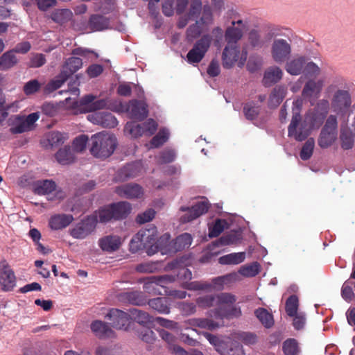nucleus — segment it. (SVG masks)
<instances>
[{"label": "nucleus", "mask_w": 355, "mask_h": 355, "mask_svg": "<svg viewBox=\"0 0 355 355\" xmlns=\"http://www.w3.org/2000/svg\"><path fill=\"white\" fill-rule=\"evenodd\" d=\"M89 145L91 154L96 158L104 159L114 152L117 139L113 135L98 132L92 136Z\"/></svg>", "instance_id": "1"}, {"label": "nucleus", "mask_w": 355, "mask_h": 355, "mask_svg": "<svg viewBox=\"0 0 355 355\" xmlns=\"http://www.w3.org/2000/svg\"><path fill=\"white\" fill-rule=\"evenodd\" d=\"M335 85L327 87L328 92H334L331 98L329 107L336 115L345 117L349 114L352 105V96L348 89H337Z\"/></svg>", "instance_id": "2"}, {"label": "nucleus", "mask_w": 355, "mask_h": 355, "mask_svg": "<svg viewBox=\"0 0 355 355\" xmlns=\"http://www.w3.org/2000/svg\"><path fill=\"white\" fill-rule=\"evenodd\" d=\"M212 42V36L204 34L193 44V47L187 54V62L192 65L200 63L209 51Z\"/></svg>", "instance_id": "3"}, {"label": "nucleus", "mask_w": 355, "mask_h": 355, "mask_svg": "<svg viewBox=\"0 0 355 355\" xmlns=\"http://www.w3.org/2000/svg\"><path fill=\"white\" fill-rule=\"evenodd\" d=\"M302 105V100L297 99L294 101L293 103V117L291 122L288 126V136L295 138L298 141L305 140L309 136V132L305 130L302 124L299 128V130H297V126L300 125L302 118L300 116V110Z\"/></svg>", "instance_id": "4"}, {"label": "nucleus", "mask_w": 355, "mask_h": 355, "mask_svg": "<svg viewBox=\"0 0 355 355\" xmlns=\"http://www.w3.org/2000/svg\"><path fill=\"white\" fill-rule=\"evenodd\" d=\"M338 121L337 116L334 114L329 115L321 130L318 145L322 148H327L332 145L337 137Z\"/></svg>", "instance_id": "5"}, {"label": "nucleus", "mask_w": 355, "mask_h": 355, "mask_svg": "<svg viewBox=\"0 0 355 355\" xmlns=\"http://www.w3.org/2000/svg\"><path fill=\"white\" fill-rule=\"evenodd\" d=\"M236 297L229 293H221L218 295H206L196 299V304L202 309H208L215 305L234 304Z\"/></svg>", "instance_id": "6"}, {"label": "nucleus", "mask_w": 355, "mask_h": 355, "mask_svg": "<svg viewBox=\"0 0 355 355\" xmlns=\"http://www.w3.org/2000/svg\"><path fill=\"white\" fill-rule=\"evenodd\" d=\"M234 276V275L230 274L227 275L216 277L212 280L213 284L202 281L186 282L184 284L183 287L190 291H211L214 288L220 290L223 288V285L229 282Z\"/></svg>", "instance_id": "7"}, {"label": "nucleus", "mask_w": 355, "mask_h": 355, "mask_svg": "<svg viewBox=\"0 0 355 355\" xmlns=\"http://www.w3.org/2000/svg\"><path fill=\"white\" fill-rule=\"evenodd\" d=\"M292 52L291 44L282 38L275 39L271 44L270 53L273 61L277 64L288 60Z\"/></svg>", "instance_id": "8"}, {"label": "nucleus", "mask_w": 355, "mask_h": 355, "mask_svg": "<svg viewBox=\"0 0 355 355\" xmlns=\"http://www.w3.org/2000/svg\"><path fill=\"white\" fill-rule=\"evenodd\" d=\"M175 277L173 275H164L150 276L140 281L144 282V290L151 295H161L159 287L164 288L166 284L173 282Z\"/></svg>", "instance_id": "9"}, {"label": "nucleus", "mask_w": 355, "mask_h": 355, "mask_svg": "<svg viewBox=\"0 0 355 355\" xmlns=\"http://www.w3.org/2000/svg\"><path fill=\"white\" fill-rule=\"evenodd\" d=\"M56 184L53 180H44L37 181L34 184L35 193L39 195H48L49 200H60L65 196L62 190L56 189Z\"/></svg>", "instance_id": "10"}, {"label": "nucleus", "mask_w": 355, "mask_h": 355, "mask_svg": "<svg viewBox=\"0 0 355 355\" xmlns=\"http://www.w3.org/2000/svg\"><path fill=\"white\" fill-rule=\"evenodd\" d=\"M96 223V216H89L71 229L70 234L74 239H83L95 230Z\"/></svg>", "instance_id": "11"}, {"label": "nucleus", "mask_w": 355, "mask_h": 355, "mask_svg": "<svg viewBox=\"0 0 355 355\" xmlns=\"http://www.w3.org/2000/svg\"><path fill=\"white\" fill-rule=\"evenodd\" d=\"M329 110V101L327 99L320 100L313 111L307 116L313 128H319L323 123Z\"/></svg>", "instance_id": "12"}, {"label": "nucleus", "mask_w": 355, "mask_h": 355, "mask_svg": "<svg viewBox=\"0 0 355 355\" xmlns=\"http://www.w3.org/2000/svg\"><path fill=\"white\" fill-rule=\"evenodd\" d=\"M0 286L3 291H12L16 286V277L6 260L0 261Z\"/></svg>", "instance_id": "13"}, {"label": "nucleus", "mask_w": 355, "mask_h": 355, "mask_svg": "<svg viewBox=\"0 0 355 355\" xmlns=\"http://www.w3.org/2000/svg\"><path fill=\"white\" fill-rule=\"evenodd\" d=\"M209 208V205L206 201L198 202L191 207H181L180 211H185L186 214L181 216L180 221L182 223L191 222L207 213Z\"/></svg>", "instance_id": "14"}, {"label": "nucleus", "mask_w": 355, "mask_h": 355, "mask_svg": "<svg viewBox=\"0 0 355 355\" xmlns=\"http://www.w3.org/2000/svg\"><path fill=\"white\" fill-rule=\"evenodd\" d=\"M232 304H233L218 305L216 309L209 311V315L211 318L220 320H223L224 318L230 320L240 317L242 313L241 308L237 306H230Z\"/></svg>", "instance_id": "15"}, {"label": "nucleus", "mask_w": 355, "mask_h": 355, "mask_svg": "<svg viewBox=\"0 0 355 355\" xmlns=\"http://www.w3.org/2000/svg\"><path fill=\"white\" fill-rule=\"evenodd\" d=\"M244 27L242 20L232 21V26L227 28L224 35L227 44L239 45V42L243 35Z\"/></svg>", "instance_id": "16"}, {"label": "nucleus", "mask_w": 355, "mask_h": 355, "mask_svg": "<svg viewBox=\"0 0 355 355\" xmlns=\"http://www.w3.org/2000/svg\"><path fill=\"white\" fill-rule=\"evenodd\" d=\"M105 318L110 321V324L113 328L122 329L128 326L130 315L118 309H111Z\"/></svg>", "instance_id": "17"}, {"label": "nucleus", "mask_w": 355, "mask_h": 355, "mask_svg": "<svg viewBox=\"0 0 355 355\" xmlns=\"http://www.w3.org/2000/svg\"><path fill=\"white\" fill-rule=\"evenodd\" d=\"M96 99V96L92 94L83 96L79 102L80 109L85 112H94L103 109L107 105L105 99Z\"/></svg>", "instance_id": "18"}, {"label": "nucleus", "mask_w": 355, "mask_h": 355, "mask_svg": "<svg viewBox=\"0 0 355 355\" xmlns=\"http://www.w3.org/2000/svg\"><path fill=\"white\" fill-rule=\"evenodd\" d=\"M240 54L239 45L226 44L222 53L223 66L225 69L232 68L238 60Z\"/></svg>", "instance_id": "19"}, {"label": "nucleus", "mask_w": 355, "mask_h": 355, "mask_svg": "<svg viewBox=\"0 0 355 355\" xmlns=\"http://www.w3.org/2000/svg\"><path fill=\"white\" fill-rule=\"evenodd\" d=\"M94 123L101 125L103 128H112L117 125L116 117L110 112H97L88 116Z\"/></svg>", "instance_id": "20"}, {"label": "nucleus", "mask_w": 355, "mask_h": 355, "mask_svg": "<svg viewBox=\"0 0 355 355\" xmlns=\"http://www.w3.org/2000/svg\"><path fill=\"white\" fill-rule=\"evenodd\" d=\"M130 117L138 121H143L148 114L147 104L139 100H132L129 104Z\"/></svg>", "instance_id": "21"}, {"label": "nucleus", "mask_w": 355, "mask_h": 355, "mask_svg": "<svg viewBox=\"0 0 355 355\" xmlns=\"http://www.w3.org/2000/svg\"><path fill=\"white\" fill-rule=\"evenodd\" d=\"M115 192L121 198H139L143 194L141 187L137 184H126L116 187Z\"/></svg>", "instance_id": "22"}, {"label": "nucleus", "mask_w": 355, "mask_h": 355, "mask_svg": "<svg viewBox=\"0 0 355 355\" xmlns=\"http://www.w3.org/2000/svg\"><path fill=\"white\" fill-rule=\"evenodd\" d=\"M98 243L103 251L113 252L120 248L122 241L118 235H107L101 238Z\"/></svg>", "instance_id": "23"}, {"label": "nucleus", "mask_w": 355, "mask_h": 355, "mask_svg": "<svg viewBox=\"0 0 355 355\" xmlns=\"http://www.w3.org/2000/svg\"><path fill=\"white\" fill-rule=\"evenodd\" d=\"M170 239L171 236L167 233L158 239H156L155 244L147 250L148 255L151 256L158 251H160L163 254L170 252L171 250Z\"/></svg>", "instance_id": "24"}, {"label": "nucleus", "mask_w": 355, "mask_h": 355, "mask_svg": "<svg viewBox=\"0 0 355 355\" xmlns=\"http://www.w3.org/2000/svg\"><path fill=\"white\" fill-rule=\"evenodd\" d=\"M90 327L94 335L99 338H113L114 336V331L106 322L101 320L93 321Z\"/></svg>", "instance_id": "25"}, {"label": "nucleus", "mask_w": 355, "mask_h": 355, "mask_svg": "<svg viewBox=\"0 0 355 355\" xmlns=\"http://www.w3.org/2000/svg\"><path fill=\"white\" fill-rule=\"evenodd\" d=\"M286 62V71L292 76H297L304 70L306 58L302 55H297L294 57L292 60Z\"/></svg>", "instance_id": "26"}, {"label": "nucleus", "mask_w": 355, "mask_h": 355, "mask_svg": "<svg viewBox=\"0 0 355 355\" xmlns=\"http://www.w3.org/2000/svg\"><path fill=\"white\" fill-rule=\"evenodd\" d=\"M282 76L283 71L279 67H270L264 72L262 80L263 85L265 87H270L278 83Z\"/></svg>", "instance_id": "27"}, {"label": "nucleus", "mask_w": 355, "mask_h": 355, "mask_svg": "<svg viewBox=\"0 0 355 355\" xmlns=\"http://www.w3.org/2000/svg\"><path fill=\"white\" fill-rule=\"evenodd\" d=\"M287 93V88L284 85H277L272 90L268 98V107L276 108L282 102Z\"/></svg>", "instance_id": "28"}, {"label": "nucleus", "mask_w": 355, "mask_h": 355, "mask_svg": "<svg viewBox=\"0 0 355 355\" xmlns=\"http://www.w3.org/2000/svg\"><path fill=\"white\" fill-rule=\"evenodd\" d=\"M242 239L241 234L236 232H232L220 237L213 241L211 244L212 247H220L224 245H237ZM214 248H211L213 250Z\"/></svg>", "instance_id": "29"}, {"label": "nucleus", "mask_w": 355, "mask_h": 355, "mask_svg": "<svg viewBox=\"0 0 355 355\" xmlns=\"http://www.w3.org/2000/svg\"><path fill=\"white\" fill-rule=\"evenodd\" d=\"M157 239V229L155 227H153L149 229L141 230L135 235V240L141 239L142 242L145 243L146 249L150 248Z\"/></svg>", "instance_id": "30"}, {"label": "nucleus", "mask_w": 355, "mask_h": 355, "mask_svg": "<svg viewBox=\"0 0 355 355\" xmlns=\"http://www.w3.org/2000/svg\"><path fill=\"white\" fill-rule=\"evenodd\" d=\"M73 220L71 214H55L49 220V226L52 230H62L67 227Z\"/></svg>", "instance_id": "31"}, {"label": "nucleus", "mask_w": 355, "mask_h": 355, "mask_svg": "<svg viewBox=\"0 0 355 355\" xmlns=\"http://www.w3.org/2000/svg\"><path fill=\"white\" fill-rule=\"evenodd\" d=\"M83 66V60L78 57L69 58L64 62L61 73L65 76H67V79L79 70Z\"/></svg>", "instance_id": "32"}, {"label": "nucleus", "mask_w": 355, "mask_h": 355, "mask_svg": "<svg viewBox=\"0 0 355 355\" xmlns=\"http://www.w3.org/2000/svg\"><path fill=\"white\" fill-rule=\"evenodd\" d=\"M55 159L62 165H68L75 162L76 157L73 150L71 146H65L59 149L55 154Z\"/></svg>", "instance_id": "33"}, {"label": "nucleus", "mask_w": 355, "mask_h": 355, "mask_svg": "<svg viewBox=\"0 0 355 355\" xmlns=\"http://www.w3.org/2000/svg\"><path fill=\"white\" fill-rule=\"evenodd\" d=\"M121 298L131 304L137 306H142L147 302V300L143 293L137 291L123 293L121 295Z\"/></svg>", "instance_id": "34"}, {"label": "nucleus", "mask_w": 355, "mask_h": 355, "mask_svg": "<svg viewBox=\"0 0 355 355\" xmlns=\"http://www.w3.org/2000/svg\"><path fill=\"white\" fill-rule=\"evenodd\" d=\"M114 220H121L126 218L131 211L132 207L129 202H119L111 204Z\"/></svg>", "instance_id": "35"}, {"label": "nucleus", "mask_w": 355, "mask_h": 355, "mask_svg": "<svg viewBox=\"0 0 355 355\" xmlns=\"http://www.w3.org/2000/svg\"><path fill=\"white\" fill-rule=\"evenodd\" d=\"M110 25L108 18L101 15H92L89 19V26L94 31L107 29Z\"/></svg>", "instance_id": "36"}, {"label": "nucleus", "mask_w": 355, "mask_h": 355, "mask_svg": "<svg viewBox=\"0 0 355 355\" xmlns=\"http://www.w3.org/2000/svg\"><path fill=\"white\" fill-rule=\"evenodd\" d=\"M139 172V166L136 163L128 164L117 173V178L121 181H125L129 178L136 177Z\"/></svg>", "instance_id": "37"}, {"label": "nucleus", "mask_w": 355, "mask_h": 355, "mask_svg": "<svg viewBox=\"0 0 355 355\" xmlns=\"http://www.w3.org/2000/svg\"><path fill=\"white\" fill-rule=\"evenodd\" d=\"M323 87V80H309L306 83L302 89V95L305 97H312L318 94Z\"/></svg>", "instance_id": "38"}, {"label": "nucleus", "mask_w": 355, "mask_h": 355, "mask_svg": "<svg viewBox=\"0 0 355 355\" xmlns=\"http://www.w3.org/2000/svg\"><path fill=\"white\" fill-rule=\"evenodd\" d=\"M150 308L159 313L168 314L170 313V304L166 297H157L148 302Z\"/></svg>", "instance_id": "39"}, {"label": "nucleus", "mask_w": 355, "mask_h": 355, "mask_svg": "<svg viewBox=\"0 0 355 355\" xmlns=\"http://www.w3.org/2000/svg\"><path fill=\"white\" fill-rule=\"evenodd\" d=\"M245 252H234L220 257L218 261L222 265H236L245 261Z\"/></svg>", "instance_id": "40"}, {"label": "nucleus", "mask_w": 355, "mask_h": 355, "mask_svg": "<svg viewBox=\"0 0 355 355\" xmlns=\"http://www.w3.org/2000/svg\"><path fill=\"white\" fill-rule=\"evenodd\" d=\"M130 318L143 325L151 324L155 320V319L150 316L147 312L137 309L130 310Z\"/></svg>", "instance_id": "41"}, {"label": "nucleus", "mask_w": 355, "mask_h": 355, "mask_svg": "<svg viewBox=\"0 0 355 355\" xmlns=\"http://www.w3.org/2000/svg\"><path fill=\"white\" fill-rule=\"evenodd\" d=\"M73 16L69 9H55L51 14V19L55 23L64 24L69 21Z\"/></svg>", "instance_id": "42"}, {"label": "nucleus", "mask_w": 355, "mask_h": 355, "mask_svg": "<svg viewBox=\"0 0 355 355\" xmlns=\"http://www.w3.org/2000/svg\"><path fill=\"white\" fill-rule=\"evenodd\" d=\"M255 316L259 319L264 327L271 328L275 323L273 315L264 308H258L254 311Z\"/></svg>", "instance_id": "43"}, {"label": "nucleus", "mask_w": 355, "mask_h": 355, "mask_svg": "<svg viewBox=\"0 0 355 355\" xmlns=\"http://www.w3.org/2000/svg\"><path fill=\"white\" fill-rule=\"evenodd\" d=\"M282 351L284 355H298L300 353L298 341L295 338L286 339L283 343Z\"/></svg>", "instance_id": "44"}, {"label": "nucleus", "mask_w": 355, "mask_h": 355, "mask_svg": "<svg viewBox=\"0 0 355 355\" xmlns=\"http://www.w3.org/2000/svg\"><path fill=\"white\" fill-rule=\"evenodd\" d=\"M261 110V107L257 105L254 101L246 103L243 106V114L248 120L253 121L256 119Z\"/></svg>", "instance_id": "45"}, {"label": "nucleus", "mask_w": 355, "mask_h": 355, "mask_svg": "<svg viewBox=\"0 0 355 355\" xmlns=\"http://www.w3.org/2000/svg\"><path fill=\"white\" fill-rule=\"evenodd\" d=\"M15 51L4 53L0 58V69H7L13 67L17 62Z\"/></svg>", "instance_id": "46"}, {"label": "nucleus", "mask_w": 355, "mask_h": 355, "mask_svg": "<svg viewBox=\"0 0 355 355\" xmlns=\"http://www.w3.org/2000/svg\"><path fill=\"white\" fill-rule=\"evenodd\" d=\"M192 243V236L189 233H184L178 236L174 241L173 245L175 251H180L189 248Z\"/></svg>", "instance_id": "47"}, {"label": "nucleus", "mask_w": 355, "mask_h": 355, "mask_svg": "<svg viewBox=\"0 0 355 355\" xmlns=\"http://www.w3.org/2000/svg\"><path fill=\"white\" fill-rule=\"evenodd\" d=\"M67 80V76H64L61 72L55 78V79L51 80L44 87V93L50 94L56 89H59L64 83Z\"/></svg>", "instance_id": "48"}, {"label": "nucleus", "mask_w": 355, "mask_h": 355, "mask_svg": "<svg viewBox=\"0 0 355 355\" xmlns=\"http://www.w3.org/2000/svg\"><path fill=\"white\" fill-rule=\"evenodd\" d=\"M203 26L200 24V21L190 25L186 31V37L188 42H193V40L198 38L203 31Z\"/></svg>", "instance_id": "49"}, {"label": "nucleus", "mask_w": 355, "mask_h": 355, "mask_svg": "<svg viewBox=\"0 0 355 355\" xmlns=\"http://www.w3.org/2000/svg\"><path fill=\"white\" fill-rule=\"evenodd\" d=\"M26 64L30 68H38L46 63V57L42 53H31L28 55Z\"/></svg>", "instance_id": "50"}, {"label": "nucleus", "mask_w": 355, "mask_h": 355, "mask_svg": "<svg viewBox=\"0 0 355 355\" xmlns=\"http://www.w3.org/2000/svg\"><path fill=\"white\" fill-rule=\"evenodd\" d=\"M227 225V223L225 220L216 219L214 225L209 227V236L210 238L218 236L223 232Z\"/></svg>", "instance_id": "51"}, {"label": "nucleus", "mask_w": 355, "mask_h": 355, "mask_svg": "<svg viewBox=\"0 0 355 355\" xmlns=\"http://www.w3.org/2000/svg\"><path fill=\"white\" fill-rule=\"evenodd\" d=\"M96 218H98L99 222L105 223L112 220H114L113 210L111 205L101 208L98 212H96Z\"/></svg>", "instance_id": "52"}, {"label": "nucleus", "mask_w": 355, "mask_h": 355, "mask_svg": "<svg viewBox=\"0 0 355 355\" xmlns=\"http://www.w3.org/2000/svg\"><path fill=\"white\" fill-rule=\"evenodd\" d=\"M299 300L295 295H291L286 301L285 309L288 316H294L297 313Z\"/></svg>", "instance_id": "53"}, {"label": "nucleus", "mask_w": 355, "mask_h": 355, "mask_svg": "<svg viewBox=\"0 0 355 355\" xmlns=\"http://www.w3.org/2000/svg\"><path fill=\"white\" fill-rule=\"evenodd\" d=\"M30 237L32 239V240L34 241L36 247V250L41 252L43 254H48L50 250L45 248L42 243H40V240L41 239V233L40 231L36 228H33L29 231L28 233Z\"/></svg>", "instance_id": "54"}, {"label": "nucleus", "mask_w": 355, "mask_h": 355, "mask_svg": "<svg viewBox=\"0 0 355 355\" xmlns=\"http://www.w3.org/2000/svg\"><path fill=\"white\" fill-rule=\"evenodd\" d=\"M315 146V141L313 138H309L303 145L300 156L302 160H308L313 155Z\"/></svg>", "instance_id": "55"}, {"label": "nucleus", "mask_w": 355, "mask_h": 355, "mask_svg": "<svg viewBox=\"0 0 355 355\" xmlns=\"http://www.w3.org/2000/svg\"><path fill=\"white\" fill-rule=\"evenodd\" d=\"M169 133L166 129L160 130L158 133L154 136L151 141L150 145L153 148H158L162 146L168 139Z\"/></svg>", "instance_id": "56"}, {"label": "nucleus", "mask_w": 355, "mask_h": 355, "mask_svg": "<svg viewBox=\"0 0 355 355\" xmlns=\"http://www.w3.org/2000/svg\"><path fill=\"white\" fill-rule=\"evenodd\" d=\"M341 147L345 150H349L354 146V137L352 132L349 130H343L340 133Z\"/></svg>", "instance_id": "57"}, {"label": "nucleus", "mask_w": 355, "mask_h": 355, "mask_svg": "<svg viewBox=\"0 0 355 355\" xmlns=\"http://www.w3.org/2000/svg\"><path fill=\"white\" fill-rule=\"evenodd\" d=\"M237 339L246 345H253L258 342V336L252 332H240L237 334Z\"/></svg>", "instance_id": "58"}, {"label": "nucleus", "mask_w": 355, "mask_h": 355, "mask_svg": "<svg viewBox=\"0 0 355 355\" xmlns=\"http://www.w3.org/2000/svg\"><path fill=\"white\" fill-rule=\"evenodd\" d=\"M193 324L200 328L207 329L208 330H214L221 326L218 322L207 318L196 319L194 320Z\"/></svg>", "instance_id": "59"}, {"label": "nucleus", "mask_w": 355, "mask_h": 355, "mask_svg": "<svg viewBox=\"0 0 355 355\" xmlns=\"http://www.w3.org/2000/svg\"><path fill=\"white\" fill-rule=\"evenodd\" d=\"M198 21H200V24L203 26H209L213 23L212 9L210 6L205 5L203 6L202 16Z\"/></svg>", "instance_id": "60"}, {"label": "nucleus", "mask_w": 355, "mask_h": 355, "mask_svg": "<svg viewBox=\"0 0 355 355\" xmlns=\"http://www.w3.org/2000/svg\"><path fill=\"white\" fill-rule=\"evenodd\" d=\"M203 7L201 0H191V3L188 12V17L189 19L197 18Z\"/></svg>", "instance_id": "61"}, {"label": "nucleus", "mask_w": 355, "mask_h": 355, "mask_svg": "<svg viewBox=\"0 0 355 355\" xmlns=\"http://www.w3.org/2000/svg\"><path fill=\"white\" fill-rule=\"evenodd\" d=\"M125 129L135 138L141 136L144 133L143 125L137 124L135 122L127 123Z\"/></svg>", "instance_id": "62"}, {"label": "nucleus", "mask_w": 355, "mask_h": 355, "mask_svg": "<svg viewBox=\"0 0 355 355\" xmlns=\"http://www.w3.org/2000/svg\"><path fill=\"white\" fill-rule=\"evenodd\" d=\"M259 272V264L254 262L251 265L241 267L239 270L241 275L245 277H254Z\"/></svg>", "instance_id": "63"}, {"label": "nucleus", "mask_w": 355, "mask_h": 355, "mask_svg": "<svg viewBox=\"0 0 355 355\" xmlns=\"http://www.w3.org/2000/svg\"><path fill=\"white\" fill-rule=\"evenodd\" d=\"M48 142L51 147H58L64 141V137L60 132H52L47 137Z\"/></svg>", "instance_id": "64"}]
</instances>
